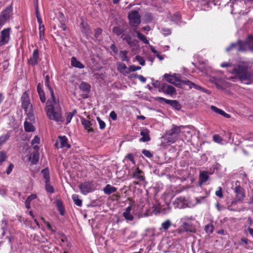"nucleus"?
I'll return each mask as SVG.
<instances>
[{"label": "nucleus", "instance_id": "nucleus-1", "mask_svg": "<svg viewBox=\"0 0 253 253\" xmlns=\"http://www.w3.org/2000/svg\"><path fill=\"white\" fill-rule=\"evenodd\" d=\"M252 67V63L249 61H240L235 65L232 69H228V71L234 75L229 80L235 81L239 80L241 82L250 84L253 83V77L249 70Z\"/></svg>", "mask_w": 253, "mask_h": 253}, {"label": "nucleus", "instance_id": "nucleus-2", "mask_svg": "<svg viewBox=\"0 0 253 253\" xmlns=\"http://www.w3.org/2000/svg\"><path fill=\"white\" fill-rule=\"evenodd\" d=\"M48 103L49 104L46 105L45 109L47 117L57 122H63L64 119L61 115V108L54 96L48 100L47 104Z\"/></svg>", "mask_w": 253, "mask_h": 253}, {"label": "nucleus", "instance_id": "nucleus-3", "mask_svg": "<svg viewBox=\"0 0 253 253\" xmlns=\"http://www.w3.org/2000/svg\"><path fill=\"white\" fill-rule=\"evenodd\" d=\"M233 48H235L238 51H245L250 49L253 51V36H249L245 42H238L237 43H233L226 48L229 51Z\"/></svg>", "mask_w": 253, "mask_h": 253}, {"label": "nucleus", "instance_id": "nucleus-4", "mask_svg": "<svg viewBox=\"0 0 253 253\" xmlns=\"http://www.w3.org/2000/svg\"><path fill=\"white\" fill-rule=\"evenodd\" d=\"M22 107L24 110L27 117L30 121H33L35 120V117L33 114L32 105L31 103L29 95L26 92H24L21 96Z\"/></svg>", "mask_w": 253, "mask_h": 253}, {"label": "nucleus", "instance_id": "nucleus-5", "mask_svg": "<svg viewBox=\"0 0 253 253\" xmlns=\"http://www.w3.org/2000/svg\"><path fill=\"white\" fill-rule=\"evenodd\" d=\"M185 128L183 126H177L175 125H172L171 128L167 131L165 135V139L167 142L174 143L178 137V135L182 132V129Z\"/></svg>", "mask_w": 253, "mask_h": 253}, {"label": "nucleus", "instance_id": "nucleus-6", "mask_svg": "<svg viewBox=\"0 0 253 253\" xmlns=\"http://www.w3.org/2000/svg\"><path fill=\"white\" fill-rule=\"evenodd\" d=\"M128 18L129 21V24L131 27L133 29H136L137 26L141 22L140 16L138 12L136 11H132L128 14Z\"/></svg>", "mask_w": 253, "mask_h": 253}, {"label": "nucleus", "instance_id": "nucleus-7", "mask_svg": "<svg viewBox=\"0 0 253 253\" xmlns=\"http://www.w3.org/2000/svg\"><path fill=\"white\" fill-rule=\"evenodd\" d=\"M81 192L86 195L88 193L91 192L94 190V185L92 183L90 182H85L82 183L79 186Z\"/></svg>", "mask_w": 253, "mask_h": 253}, {"label": "nucleus", "instance_id": "nucleus-8", "mask_svg": "<svg viewBox=\"0 0 253 253\" xmlns=\"http://www.w3.org/2000/svg\"><path fill=\"white\" fill-rule=\"evenodd\" d=\"M10 31V28H6L1 31L0 42L2 45L7 43L9 41Z\"/></svg>", "mask_w": 253, "mask_h": 253}, {"label": "nucleus", "instance_id": "nucleus-9", "mask_svg": "<svg viewBox=\"0 0 253 253\" xmlns=\"http://www.w3.org/2000/svg\"><path fill=\"white\" fill-rule=\"evenodd\" d=\"M159 91L170 96H172L175 93V89L174 87L166 84H163L161 87L159 89Z\"/></svg>", "mask_w": 253, "mask_h": 253}, {"label": "nucleus", "instance_id": "nucleus-10", "mask_svg": "<svg viewBox=\"0 0 253 253\" xmlns=\"http://www.w3.org/2000/svg\"><path fill=\"white\" fill-rule=\"evenodd\" d=\"M40 60L39 51L38 49H36L33 51L32 56L28 60V62L31 65L35 66Z\"/></svg>", "mask_w": 253, "mask_h": 253}, {"label": "nucleus", "instance_id": "nucleus-11", "mask_svg": "<svg viewBox=\"0 0 253 253\" xmlns=\"http://www.w3.org/2000/svg\"><path fill=\"white\" fill-rule=\"evenodd\" d=\"M36 14L37 18V21L39 24L40 38V39H42L44 37V26L42 24V20L40 16L38 6H36Z\"/></svg>", "mask_w": 253, "mask_h": 253}, {"label": "nucleus", "instance_id": "nucleus-12", "mask_svg": "<svg viewBox=\"0 0 253 253\" xmlns=\"http://www.w3.org/2000/svg\"><path fill=\"white\" fill-rule=\"evenodd\" d=\"M11 10L9 8H6L2 11L0 15V28L4 24L6 21L9 19Z\"/></svg>", "mask_w": 253, "mask_h": 253}, {"label": "nucleus", "instance_id": "nucleus-13", "mask_svg": "<svg viewBox=\"0 0 253 253\" xmlns=\"http://www.w3.org/2000/svg\"><path fill=\"white\" fill-rule=\"evenodd\" d=\"M157 100L160 101H163L165 102L167 104L170 105L177 110H179L181 109V105L176 100H169L161 97H158Z\"/></svg>", "mask_w": 253, "mask_h": 253}, {"label": "nucleus", "instance_id": "nucleus-14", "mask_svg": "<svg viewBox=\"0 0 253 253\" xmlns=\"http://www.w3.org/2000/svg\"><path fill=\"white\" fill-rule=\"evenodd\" d=\"M55 145L57 148L66 147L69 148L70 147V145L68 143V139L65 136H59Z\"/></svg>", "mask_w": 253, "mask_h": 253}, {"label": "nucleus", "instance_id": "nucleus-15", "mask_svg": "<svg viewBox=\"0 0 253 253\" xmlns=\"http://www.w3.org/2000/svg\"><path fill=\"white\" fill-rule=\"evenodd\" d=\"M87 119L81 118V121L82 124L83 125L84 128L88 132H92L94 131L93 129L91 127V126H92V123L90 120V118L89 116H88L87 117Z\"/></svg>", "mask_w": 253, "mask_h": 253}, {"label": "nucleus", "instance_id": "nucleus-16", "mask_svg": "<svg viewBox=\"0 0 253 253\" xmlns=\"http://www.w3.org/2000/svg\"><path fill=\"white\" fill-rule=\"evenodd\" d=\"M164 77L168 82L173 84H175L177 82L180 81L179 75L175 74L172 75L165 74Z\"/></svg>", "mask_w": 253, "mask_h": 253}, {"label": "nucleus", "instance_id": "nucleus-17", "mask_svg": "<svg viewBox=\"0 0 253 253\" xmlns=\"http://www.w3.org/2000/svg\"><path fill=\"white\" fill-rule=\"evenodd\" d=\"M175 204H176V207L179 209H184L187 207H190V206L188 205L184 197H179L177 198L175 202Z\"/></svg>", "mask_w": 253, "mask_h": 253}, {"label": "nucleus", "instance_id": "nucleus-18", "mask_svg": "<svg viewBox=\"0 0 253 253\" xmlns=\"http://www.w3.org/2000/svg\"><path fill=\"white\" fill-rule=\"evenodd\" d=\"M235 192L236 194V198L238 200L241 201L244 199L245 197L244 191L240 186L235 187Z\"/></svg>", "mask_w": 253, "mask_h": 253}, {"label": "nucleus", "instance_id": "nucleus-19", "mask_svg": "<svg viewBox=\"0 0 253 253\" xmlns=\"http://www.w3.org/2000/svg\"><path fill=\"white\" fill-rule=\"evenodd\" d=\"M117 69L121 73L124 75H126L129 73L128 68L127 69L126 66L123 63H117Z\"/></svg>", "mask_w": 253, "mask_h": 253}, {"label": "nucleus", "instance_id": "nucleus-20", "mask_svg": "<svg viewBox=\"0 0 253 253\" xmlns=\"http://www.w3.org/2000/svg\"><path fill=\"white\" fill-rule=\"evenodd\" d=\"M140 135L142 137L140 139V141L147 142L150 140L149 131L147 129H142L140 132Z\"/></svg>", "mask_w": 253, "mask_h": 253}, {"label": "nucleus", "instance_id": "nucleus-21", "mask_svg": "<svg viewBox=\"0 0 253 253\" xmlns=\"http://www.w3.org/2000/svg\"><path fill=\"white\" fill-rule=\"evenodd\" d=\"M34 121V120L33 121H30L28 118H26L24 123V127L26 131L32 132L34 131L35 128L32 125V122Z\"/></svg>", "mask_w": 253, "mask_h": 253}, {"label": "nucleus", "instance_id": "nucleus-22", "mask_svg": "<svg viewBox=\"0 0 253 253\" xmlns=\"http://www.w3.org/2000/svg\"><path fill=\"white\" fill-rule=\"evenodd\" d=\"M117 188L110 184H107L103 188V192L105 194L110 195L115 192Z\"/></svg>", "mask_w": 253, "mask_h": 253}, {"label": "nucleus", "instance_id": "nucleus-23", "mask_svg": "<svg viewBox=\"0 0 253 253\" xmlns=\"http://www.w3.org/2000/svg\"><path fill=\"white\" fill-rule=\"evenodd\" d=\"M211 109L213 112H214L218 114H220L226 118H230L231 117L229 114L225 113L222 110L218 109V108H217L216 107H215L214 106H211Z\"/></svg>", "mask_w": 253, "mask_h": 253}, {"label": "nucleus", "instance_id": "nucleus-24", "mask_svg": "<svg viewBox=\"0 0 253 253\" xmlns=\"http://www.w3.org/2000/svg\"><path fill=\"white\" fill-rule=\"evenodd\" d=\"M211 109L213 112H214L218 114H220L226 118H230L231 117L229 114L225 113L222 110L218 109V108H217L216 107H215L214 106H211Z\"/></svg>", "mask_w": 253, "mask_h": 253}, {"label": "nucleus", "instance_id": "nucleus-25", "mask_svg": "<svg viewBox=\"0 0 253 253\" xmlns=\"http://www.w3.org/2000/svg\"><path fill=\"white\" fill-rule=\"evenodd\" d=\"M211 109L213 112H214L218 114H220L226 118H230L231 117L229 114L225 113L222 110L218 109V108H217L216 107H215L214 106H211Z\"/></svg>", "mask_w": 253, "mask_h": 253}, {"label": "nucleus", "instance_id": "nucleus-26", "mask_svg": "<svg viewBox=\"0 0 253 253\" xmlns=\"http://www.w3.org/2000/svg\"><path fill=\"white\" fill-rule=\"evenodd\" d=\"M133 177L139 181H142L144 180L143 172L138 168L136 169L133 173Z\"/></svg>", "mask_w": 253, "mask_h": 253}, {"label": "nucleus", "instance_id": "nucleus-27", "mask_svg": "<svg viewBox=\"0 0 253 253\" xmlns=\"http://www.w3.org/2000/svg\"><path fill=\"white\" fill-rule=\"evenodd\" d=\"M181 227L185 232H193L194 230L192 228V225L189 222H181Z\"/></svg>", "mask_w": 253, "mask_h": 253}, {"label": "nucleus", "instance_id": "nucleus-28", "mask_svg": "<svg viewBox=\"0 0 253 253\" xmlns=\"http://www.w3.org/2000/svg\"><path fill=\"white\" fill-rule=\"evenodd\" d=\"M71 65L72 66L79 69H83L84 67V65L79 61L77 60L75 57H73L71 58Z\"/></svg>", "mask_w": 253, "mask_h": 253}, {"label": "nucleus", "instance_id": "nucleus-29", "mask_svg": "<svg viewBox=\"0 0 253 253\" xmlns=\"http://www.w3.org/2000/svg\"><path fill=\"white\" fill-rule=\"evenodd\" d=\"M39 159V153L37 152H33L29 158L30 161L34 164H36Z\"/></svg>", "mask_w": 253, "mask_h": 253}, {"label": "nucleus", "instance_id": "nucleus-30", "mask_svg": "<svg viewBox=\"0 0 253 253\" xmlns=\"http://www.w3.org/2000/svg\"><path fill=\"white\" fill-rule=\"evenodd\" d=\"M55 204L60 214L63 215L65 213V211L62 202L60 200L57 199L55 201Z\"/></svg>", "mask_w": 253, "mask_h": 253}, {"label": "nucleus", "instance_id": "nucleus-31", "mask_svg": "<svg viewBox=\"0 0 253 253\" xmlns=\"http://www.w3.org/2000/svg\"><path fill=\"white\" fill-rule=\"evenodd\" d=\"M133 31L137 34L138 38H139L141 41H142L145 44H149L148 40H147L146 38L144 35L141 34L139 31H137L136 29H133Z\"/></svg>", "mask_w": 253, "mask_h": 253}, {"label": "nucleus", "instance_id": "nucleus-32", "mask_svg": "<svg viewBox=\"0 0 253 253\" xmlns=\"http://www.w3.org/2000/svg\"><path fill=\"white\" fill-rule=\"evenodd\" d=\"M37 90H38L41 101L42 103H44L45 101L46 98H45V97L44 95V93L41 88L40 84H39L37 86Z\"/></svg>", "mask_w": 253, "mask_h": 253}, {"label": "nucleus", "instance_id": "nucleus-33", "mask_svg": "<svg viewBox=\"0 0 253 253\" xmlns=\"http://www.w3.org/2000/svg\"><path fill=\"white\" fill-rule=\"evenodd\" d=\"M82 31L84 33L86 36H89L90 35L91 31L90 28L87 26V25L86 24L84 23L83 22L81 24Z\"/></svg>", "mask_w": 253, "mask_h": 253}, {"label": "nucleus", "instance_id": "nucleus-34", "mask_svg": "<svg viewBox=\"0 0 253 253\" xmlns=\"http://www.w3.org/2000/svg\"><path fill=\"white\" fill-rule=\"evenodd\" d=\"M209 179V175L207 172L205 171H203L200 174V184H202V183L206 182L208 179Z\"/></svg>", "mask_w": 253, "mask_h": 253}, {"label": "nucleus", "instance_id": "nucleus-35", "mask_svg": "<svg viewBox=\"0 0 253 253\" xmlns=\"http://www.w3.org/2000/svg\"><path fill=\"white\" fill-rule=\"evenodd\" d=\"M42 174L43 177L45 180V182H49L50 176H49V172L48 169L47 168L43 169L42 170Z\"/></svg>", "mask_w": 253, "mask_h": 253}, {"label": "nucleus", "instance_id": "nucleus-36", "mask_svg": "<svg viewBox=\"0 0 253 253\" xmlns=\"http://www.w3.org/2000/svg\"><path fill=\"white\" fill-rule=\"evenodd\" d=\"M36 198H37V195L36 194H32L30 196H29V197H28V198L26 200L25 203V206L27 209L30 208V203H31V201L36 199Z\"/></svg>", "mask_w": 253, "mask_h": 253}, {"label": "nucleus", "instance_id": "nucleus-37", "mask_svg": "<svg viewBox=\"0 0 253 253\" xmlns=\"http://www.w3.org/2000/svg\"><path fill=\"white\" fill-rule=\"evenodd\" d=\"M74 203L78 206L81 207L82 205V201L79 198L77 194H73L72 196Z\"/></svg>", "mask_w": 253, "mask_h": 253}, {"label": "nucleus", "instance_id": "nucleus-38", "mask_svg": "<svg viewBox=\"0 0 253 253\" xmlns=\"http://www.w3.org/2000/svg\"><path fill=\"white\" fill-rule=\"evenodd\" d=\"M49 76L48 75L46 76L45 80V85L48 88V89L50 92L51 97H53V96H54V93H53V90H52V89L49 85Z\"/></svg>", "mask_w": 253, "mask_h": 253}, {"label": "nucleus", "instance_id": "nucleus-39", "mask_svg": "<svg viewBox=\"0 0 253 253\" xmlns=\"http://www.w3.org/2000/svg\"><path fill=\"white\" fill-rule=\"evenodd\" d=\"M195 219V217L192 215H185L181 218V222H189L190 221L194 220Z\"/></svg>", "mask_w": 253, "mask_h": 253}, {"label": "nucleus", "instance_id": "nucleus-40", "mask_svg": "<svg viewBox=\"0 0 253 253\" xmlns=\"http://www.w3.org/2000/svg\"><path fill=\"white\" fill-rule=\"evenodd\" d=\"M80 88L84 91H88L90 86L89 84L85 82H82L79 86Z\"/></svg>", "mask_w": 253, "mask_h": 253}, {"label": "nucleus", "instance_id": "nucleus-41", "mask_svg": "<svg viewBox=\"0 0 253 253\" xmlns=\"http://www.w3.org/2000/svg\"><path fill=\"white\" fill-rule=\"evenodd\" d=\"M127 51H120L119 55L122 61H128L129 59L127 56Z\"/></svg>", "mask_w": 253, "mask_h": 253}, {"label": "nucleus", "instance_id": "nucleus-42", "mask_svg": "<svg viewBox=\"0 0 253 253\" xmlns=\"http://www.w3.org/2000/svg\"><path fill=\"white\" fill-rule=\"evenodd\" d=\"M213 226L211 224H209L205 226V230L209 234H211L213 232Z\"/></svg>", "mask_w": 253, "mask_h": 253}, {"label": "nucleus", "instance_id": "nucleus-43", "mask_svg": "<svg viewBox=\"0 0 253 253\" xmlns=\"http://www.w3.org/2000/svg\"><path fill=\"white\" fill-rule=\"evenodd\" d=\"M213 140L215 142L220 144L224 143L223 139L218 134L214 135L213 136Z\"/></svg>", "mask_w": 253, "mask_h": 253}, {"label": "nucleus", "instance_id": "nucleus-44", "mask_svg": "<svg viewBox=\"0 0 253 253\" xmlns=\"http://www.w3.org/2000/svg\"><path fill=\"white\" fill-rule=\"evenodd\" d=\"M171 223L169 220H167L162 223V227L163 229L166 230L171 226Z\"/></svg>", "mask_w": 253, "mask_h": 253}, {"label": "nucleus", "instance_id": "nucleus-45", "mask_svg": "<svg viewBox=\"0 0 253 253\" xmlns=\"http://www.w3.org/2000/svg\"><path fill=\"white\" fill-rule=\"evenodd\" d=\"M123 216L126 220L128 221H132L133 219V217L130 214V212H128L127 211H124Z\"/></svg>", "mask_w": 253, "mask_h": 253}, {"label": "nucleus", "instance_id": "nucleus-46", "mask_svg": "<svg viewBox=\"0 0 253 253\" xmlns=\"http://www.w3.org/2000/svg\"><path fill=\"white\" fill-rule=\"evenodd\" d=\"M122 38L124 40L126 41L128 44L131 45L132 44V42L131 37L128 35H123Z\"/></svg>", "mask_w": 253, "mask_h": 253}, {"label": "nucleus", "instance_id": "nucleus-47", "mask_svg": "<svg viewBox=\"0 0 253 253\" xmlns=\"http://www.w3.org/2000/svg\"><path fill=\"white\" fill-rule=\"evenodd\" d=\"M113 32L117 35L120 36L123 33V30L118 27H115L113 28Z\"/></svg>", "mask_w": 253, "mask_h": 253}, {"label": "nucleus", "instance_id": "nucleus-48", "mask_svg": "<svg viewBox=\"0 0 253 253\" xmlns=\"http://www.w3.org/2000/svg\"><path fill=\"white\" fill-rule=\"evenodd\" d=\"M49 182H45V189L47 192L52 193L54 192V189L53 187L49 184Z\"/></svg>", "mask_w": 253, "mask_h": 253}, {"label": "nucleus", "instance_id": "nucleus-49", "mask_svg": "<svg viewBox=\"0 0 253 253\" xmlns=\"http://www.w3.org/2000/svg\"><path fill=\"white\" fill-rule=\"evenodd\" d=\"M75 113H76V111H74V112L73 113L69 112V113H67L66 114V119L67 124H68L71 122V121L72 119V117Z\"/></svg>", "mask_w": 253, "mask_h": 253}, {"label": "nucleus", "instance_id": "nucleus-50", "mask_svg": "<svg viewBox=\"0 0 253 253\" xmlns=\"http://www.w3.org/2000/svg\"><path fill=\"white\" fill-rule=\"evenodd\" d=\"M135 58L136 60H137L141 65H142V66L145 65V61L144 59L143 58V57H141L139 55H137L135 56Z\"/></svg>", "mask_w": 253, "mask_h": 253}, {"label": "nucleus", "instance_id": "nucleus-51", "mask_svg": "<svg viewBox=\"0 0 253 253\" xmlns=\"http://www.w3.org/2000/svg\"><path fill=\"white\" fill-rule=\"evenodd\" d=\"M7 158L6 153L3 151L0 152V164L5 161Z\"/></svg>", "mask_w": 253, "mask_h": 253}, {"label": "nucleus", "instance_id": "nucleus-52", "mask_svg": "<svg viewBox=\"0 0 253 253\" xmlns=\"http://www.w3.org/2000/svg\"><path fill=\"white\" fill-rule=\"evenodd\" d=\"M140 69L141 67L140 66H136L135 65H131L128 67L129 73L130 72H135Z\"/></svg>", "mask_w": 253, "mask_h": 253}, {"label": "nucleus", "instance_id": "nucleus-53", "mask_svg": "<svg viewBox=\"0 0 253 253\" xmlns=\"http://www.w3.org/2000/svg\"><path fill=\"white\" fill-rule=\"evenodd\" d=\"M97 120L99 125V127L101 129H103L106 126V124L104 121L101 120L99 117L97 118Z\"/></svg>", "mask_w": 253, "mask_h": 253}, {"label": "nucleus", "instance_id": "nucleus-54", "mask_svg": "<svg viewBox=\"0 0 253 253\" xmlns=\"http://www.w3.org/2000/svg\"><path fill=\"white\" fill-rule=\"evenodd\" d=\"M9 138L8 134H4L0 137V145L5 142Z\"/></svg>", "mask_w": 253, "mask_h": 253}, {"label": "nucleus", "instance_id": "nucleus-55", "mask_svg": "<svg viewBox=\"0 0 253 253\" xmlns=\"http://www.w3.org/2000/svg\"><path fill=\"white\" fill-rule=\"evenodd\" d=\"M1 229L2 230V235L3 236L4 235V228H5L6 225V221L4 219H2L1 221Z\"/></svg>", "mask_w": 253, "mask_h": 253}, {"label": "nucleus", "instance_id": "nucleus-56", "mask_svg": "<svg viewBox=\"0 0 253 253\" xmlns=\"http://www.w3.org/2000/svg\"><path fill=\"white\" fill-rule=\"evenodd\" d=\"M40 142V138L37 136H35L34 138L32 140L31 143H32V145H34L35 144H39Z\"/></svg>", "mask_w": 253, "mask_h": 253}, {"label": "nucleus", "instance_id": "nucleus-57", "mask_svg": "<svg viewBox=\"0 0 253 253\" xmlns=\"http://www.w3.org/2000/svg\"><path fill=\"white\" fill-rule=\"evenodd\" d=\"M13 167H14V166L12 164L10 163L9 164V165L6 170V172L7 174H9L11 172V171L13 169Z\"/></svg>", "mask_w": 253, "mask_h": 253}, {"label": "nucleus", "instance_id": "nucleus-58", "mask_svg": "<svg viewBox=\"0 0 253 253\" xmlns=\"http://www.w3.org/2000/svg\"><path fill=\"white\" fill-rule=\"evenodd\" d=\"M142 153L145 156H146L148 158H151L152 157V155L151 154V153H150V152L149 150H143L142 151Z\"/></svg>", "mask_w": 253, "mask_h": 253}, {"label": "nucleus", "instance_id": "nucleus-59", "mask_svg": "<svg viewBox=\"0 0 253 253\" xmlns=\"http://www.w3.org/2000/svg\"><path fill=\"white\" fill-rule=\"evenodd\" d=\"M215 195L216 196L222 198L223 197L222 193V188L220 187H218V189L216 191Z\"/></svg>", "mask_w": 253, "mask_h": 253}, {"label": "nucleus", "instance_id": "nucleus-60", "mask_svg": "<svg viewBox=\"0 0 253 253\" xmlns=\"http://www.w3.org/2000/svg\"><path fill=\"white\" fill-rule=\"evenodd\" d=\"M41 219H42V220L43 221V222H44L45 224L47 226V228L50 231H51V232H54V230L52 228V227H51V226L50 225V224L48 222L45 221L44 220V218H42V217L41 218Z\"/></svg>", "mask_w": 253, "mask_h": 253}, {"label": "nucleus", "instance_id": "nucleus-61", "mask_svg": "<svg viewBox=\"0 0 253 253\" xmlns=\"http://www.w3.org/2000/svg\"><path fill=\"white\" fill-rule=\"evenodd\" d=\"M141 82L144 83L146 82V79L142 75H136L135 76Z\"/></svg>", "mask_w": 253, "mask_h": 253}, {"label": "nucleus", "instance_id": "nucleus-62", "mask_svg": "<svg viewBox=\"0 0 253 253\" xmlns=\"http://www.w3.org/2000/svg\"><path fill=\"white\" fill-rule=\"evenodd\" d=\"M205 199L204 197H200L199 198H195V200L196 201L195 203L193 205L194 206L195 205L201 203L203 200Z\"/></svg>", "mask_w": 253, "mask_h": 253}, {"label": "nucleus", "instance_id": "nucleus-63", "mask_svg": "<svg viewBox=\"0 0 253 253\" xmlns=\"http://www.w3.org/2000/svg\"><path fill=\"white\" fill-rule=\"evenodd\" d=\"M102 30L100 28H97L95 30L94 36L96 38H97L98 36L101 34Z\"/></svg>", "mask_w": 253, "mask_h": 253}, {"label": "nucleus", "instance_id": "nucleus-64", "mask_svg": "<svg viewBox=\"0 0 253 253\" xmlns=\"http://www.w3.org/2000/svg\"><path fill=\"white\" fill-rule=\"evenodd\" d=\"M215 207L217 208L218 211H221L225 209V207L221 206L218 202L216 203Z\"/></svg>", "mask_w": 253, "mask_h": 253}]
</instances>
